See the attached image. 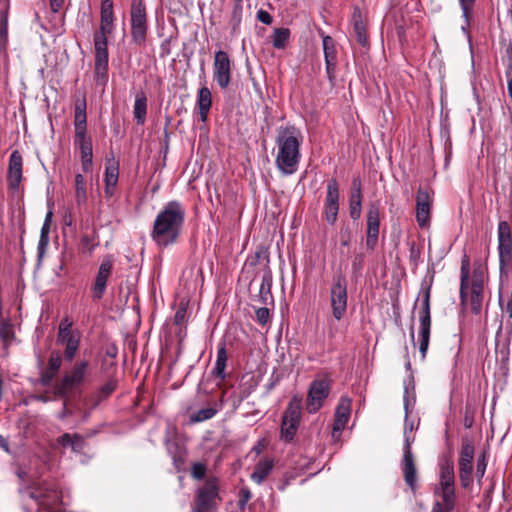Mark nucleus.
<instances>
[{
    "mask_svg": "<svg viewBox=\"0 0 512 512\" xmlns=\"http://www.w3.org/2000/svg\"><path fill=\"white\" fill-rule=\"evenodd\" d=\"M212 106V94L208 87L204 86L198 90L197 108L199 110L200 120L206 122Z\"/></svg>",
    "mask_w": 512,
    "mask_h": 512,
    "instance_id": "nucleus-28",
    "label": "nucleus"
},
{
    "mask_svg": "<svg viewBox=\"0 0 512 512\" xmlns=\"http://www.w3.org/2000/svg\"><path fill=\"white\" fill-rule=\"evenodd\" d=\"M15 338L14 326L13 324L6 319H1L0 322V339L4 342V344L10 345L12 340Z\"/></svg>",
    "mask_w": 512,
    "mask_h": 512,
    "instance_id": "nucleus-40",
    "label": "nucleus"
},
{
    "mask_svg": "<svg viewBox=\"0 0 512 512\" xmlns=\"http://www.w3.org/2000/svg\"><path fill=\"white\" fill-rule=\"evenodd\" d=\"M75 133L87 132V115L85 98L77 100L74 108Z\"/></svg>",
    "mask_w": 512,
    "mask_h": 512,
    "instance_id": "nucleus-30",
    "label": "nucleus"
},
{
    "mask_svg": "<svg viewBox=\"0 0 512 512\" xmlns=\"http://www.w3.org/2000/svg\"><path fill=\"white\" fill-rule=\"evenodd\" d=\"M484 299V287H480L477 284L476 285H470L468 289V297L465 304H462L463 306H466L468 302H470L471 311L478 315L481 313L482 310V304Z\"/></svg>",
    "mask_w": 512,
    "mask_h": 512,
    "instance_id": "nucleus-29",
    "label": "nucleus"
},
{
    "mask_svg": "<svg viewBox=\"0 0 512 512\" xmlns=\"http://www.w3.org/2000/svg\"><path fill=\"white\" fill-rule=\"evenodd\" d=\"M351 412V400L341 397L335 411L332 435L340 434L345 428Z\"/></svg>",
    "mask_w": 512,
    "mask_h": 512,
    "instance_id": "nucleus-22",
    "label": "nucleus"
},
{
    "mask_svg": "<svg viewBox=\"0 0 512 512\" xmlns=\"http://www.w3.org/2000/svg\"><path fill=\"white\" fill-rule=\"evenodd\" d=\"M271 286H272V277H271V273L268 271V272L264 273V275L262 277L261 284H260L259 295H258V299H259L260 303H262L264 305H268L269 303H271L273 301V296L271 293Z\"/></svg>",
    "mask_w": 512,
    "mask_h": 512,
    "instance_id": "nucleus-34",
    "label": "nucleus"
},
{
    "mask_svg": "<svg viewBox=\"0 0 512 512\" xmlns=\"http://www.w3.org/2000/svg\"><path fill=\"white\" fill-rule=\"evenodd\" d=\"M478 285L480 287H484V270L479 263L474 264L472 279L470 281V285Z\"/></svg>",
    "mask_w": 512,
    "mask_h": 512,
    "instance_id": "nucleus-50",
    "label": "nucleus"
},
{
    "mask_svg": "<svg viewBox=\"0 0 512 512\" xmlns=\"http://www.w3.org/2000/svg\"><path fill=\"white\" fill-rule=\"evenodd\" d=\"M430 333L431 332H419V351L421 353L422 360L425 359L426 353L428 351L429 347V341H430Z\"/></svg>",
    "mask_w": 512,
    "mask_h": 512,
    "instance_id": "nucleus-51",
    "label": "nucleus"
},
{
    "mask_svg": "<svg viewBox=\"0 0 512 512\" xmlns=\"http://www.w3.org/2000/svg\"><path fill=\"white\" fill-rule=\"evenodd\" d=\"M60 344L65 346L64 349V358L67 361H72L79 349L80 345V333H74V336H69V338L65 339Z\"/></svg>",
    "mask_w": 512,
    "mask_h": 512,
    "instance_id": "nucleus-36",
    "label": "nucleus"
},
{
    "mask_svg": "<svg viewBox=\"0 0 512 512\" xmlns=\"http://www.w3.org/2000/svg\"><path fill=\"white\" fill-rule=\"evenodd\" d=\"M243 6L233 5V10L230 18V26L232 32L236 33L242 21Z\"/></svg>",
    "mask_w": 512,
    "mask_h": 512,
    "instance_id": "nucleus-48",
    "label": "nucleus"
},
{
    "mask_svg": "<svg viewBox=\"0 0 512 512\" xmlns=\"http://www.w3.org/2000/svg\"><path fill=\"white\" fill-rule=\"evenodd\" d=\"M133 114L137 124L143 125L145 123L147 115V97L143 91L138 92L135 96Z\"/></svg>",
    "mask_w": 512,
    "mask_h": 512,
    "instance_id": "nucleus-31",
    "label": "nucleus"
},
{
    "mask_svg": "<svg viewBox=\"0 0 512 512\" xmlns=\"http://www.w3.org/2000/svg\"><path fill=\"white\" fill-rule=\"evenodd\" d=\"M325 64H326L327 77L330 82H333L335 79L336 62L330 61L329 63H325Z\"/></svg>",
    "mask_w": 512,
    "mask_h": 512,
    "instance_id": "nucleus-63",
    "label": "nucleus"
},
{
    "mask_svg": "<svg viewBox=\"0 0 512 512\" xmlns=\"http://www.w3.org/2000/svg\"><path fill=\"white\" fill-rule=\"evenodd\" d=\"M489 454L486 450H482L476 459L475 477L480 480L484 477L487 468Z\"/></svg>",
    "mask_w": 512,
    "mask_h": 512,
    "instance_id": "nucleus-45",
    "label": "nucleus"
},
{
    "mask_svg": "<svg viewBox=\"0 0 512 512\" xmlns=\"http://www.w3.org/2000/svg\"><path fill=\"white\" fill-rule=\"evenodd\" d=\"M75 199L78 205H82L87 199L85 179L81 174L75 176Z\"/></svg>",
    "mask_w": 512,
    "mask_h": 512,
    "instance_id": "nucleus-42",
    "label": "nucleus"
},
{
    "mask_svg": "<svg viewBox=\"0 0 512 512\" xmlns=\"http://www.w3.org/2000/svg\"><path fill=\"white\" fill-rule=\"evenodd\" d=\"M290 32L286 28H277L272 35V44L276 49H283L289 39Z\"/></svg>",
    "mask_w": 512,
    "mask_h": 512,
    "instance_id": "nucleus-44",
    "label": "nucleus"
},
{
    "mask_svg": "<svg viewBox=\"0 0 512 512\" xmlns=\"http://www.w3.org/2000/svg\"><path fill=\"white\" fill-rule=\"evenodd\" d=\"M185 222V208L178 201H169L157 214L151 238L160 248L177 243Z\"/></svg>",
    "mask_w": 512,
    "mask_h": 512,
    "instance_id": "nucleus-1",
    "label": "nucleus"
},
{
    "mask_svg": "<svg viewBox=\"0 0 512 512\" xmlns=\"http://www.w3.org/2000/svg\"><path fill=\"white\" fill-rule=\"evenodd\" d=\"M119 179V162L114 157L106 158L104 172V193L107 198L115 195Z\"/></svg>",
    "mask_w": 512,
    "mask_h": 512,
    "instance_id": "nucleus-19",
    "label": "nucleus"
},
{
    "mask_svg": "<svg viewBox=\"0 0 512 512\" xmlns=\"http://www.w3.org/2000/svg\"><path fill=\"white\" fill-rule=\"evenodd\" d=\"M147 34V15L143 0H132L131 36L136 44H142Z\"/></svg>",
    "mask_w": 512,
    "mask_h": 512,
    "instance_id": "nucleus-9",
    "label": "nucleus"
},
{
    "mask_svg": "<svg viewBox=\"0 0 512 512\" xmlns=\"http://www.w3.org/2000/svg\"><path fill=\"white\" fill-rule=\"evenodd\" d=\"M430 287L422 290L423 299L419 311V332H431Z\"/></svg>",
    "mask_w": 512,
    "mask_h": 512,
    "instance_id": "nucleus-24",
    "label": "nucleus"
},
{
    "mask_svg": "<svg viewBox=\"0 0 512 512\" xmlns=\"http://www.w3.org/2000/svg\"><path fill=\"white\" fill-rule=\"evenodd\" d=\"M74 144L80 150L82 169L84 172H88L93 163L92 140L87 136V132L75 133Z\"/></svg>",
    "mask_w": 512,
    "mask_h": 512,
    "instance_id": "nucleus-20",
    "label": "nucleus"
},
{
    "mask_svg": "<svg viewBox=\"0 0 512 512\" xmlns=\"http://www.w3.org/2000/svg\"><path fill=\"white\" fill-rule=\"evenodd\" d=\"M431 203L430 192L419 188L416 196V220L422 228L430 222Z\"/></svg>",
    "mask_w": 512,
    "mask_h": 512,
    "instance_id": "nucleus-18",
    "label": "nucleus"
},
{
    "mask_svg": "<svg viewBox=\"0 0 512 512\" xmlns=\"http://www.w3.org/2000/svg\"><path fill=\"white\" fill-rule=\"evenodd\" d=\"M403 404L405 410V420H404V444L406 443L407 438L410 440V446L414 442V437L410 435V433L414 430V421L409 419V414L414 407L415 397L410 398L408 396V388L405 387L404 396H403Z\"/></svg>",
    "mask_w": 512,
    "mask_h": 512,
    "instance_id": "nucleus-26",
    "label": "nucleus"
},
{
    "mask_svg": "<svg viewBox=\"0 0 512 512\" xmlns=\"http://www.w3.org/2000/svg\"><path fill=\"white\" fill-rule=\"evenodd\" d=\"M339 213V205H324L323 217L330 225H334Z\"/></svg>",
    "mask_w": 512,
    "mask_h": 512,
    "instance_id": "nucleus-49",
    "label": "nucleus"
},
{
    "mask_svg": "<svg viewBox=\"0 0 512 512\" xmlns=\"http://www.w3.org/2000/svg\"><path fill=\"white\" fill-rule=\"evenodd\" d=\"M256 320L259 324L265 325L270 319V312L267 307H260L256 310Z\"/></svg>",
    "mask_w": 512,
    "mask_h": 512,
    "instance_id": "nucleus-57",
    "label": "nucleus"
},
{
    "mask_svg": "<svg viewBox=\"0 0 512 512\" xmlns=\"http://www.w3.org/2000/svg\"><path fill=\"white\" fill-rule=\"evenodd\" d=\"M61 364L62 359L60 354L58 352H52L48 360L47 369L54 373H58L61 368Z\"/></svg>",
    "mask_w": 512,
    "mask_h": 512,
    "instance_id": "nucleus-52",
    "label": "nucleus"
},
{
    "mask_svg": "<svg viewBox=\"0 0 512 512\" xmlns=\"http://www.w3.org/2000/svg\"><path fill=\"white\" fill-rule=\"evenodd\" d=\"M251 499V492L247 487H242L239 491V499L237 505L240 509H244L248 501Z\"/></svg>",
    "mask_w": 512,
    "mask_h": 512,
    "instance_id": "nucleus-56",
    "label": "nucleus"
},
{
    "mask_svg": "<svg viewBox=\"0 0 512 512\" xmlns=\"http://www.w3.org/2000/svg\"><path fill=\"white\" fill-rule=\"evenodd\" d=\"M207 467L208 462L206 460L193 462L191 465V476L198 480L203 479L206 475Z\"/></svg>",
    "mask_w": 512,
    "mask_h": 512,
    "instance_id": "nucleus-47",
    "label": "nucleus"
},
{
    "mask_svg": "<svg viewBox=\"0 0 512 512\" xmlns=\"http://www.w3.org/2000/svg\"><path fill=\"white\" fill-rule=\"evenodd\" d=\"M89 361L82 360L76 362L72 369L66 372L62 379L57 383L55 389L56 394L60 397L67 398L76 392L86 381L89 372Z\"/></svg>",
    "mask_w": 512,
    "mask_h": 512,
    "instance_id": "nucleus-5",
    "label": "nucleus"
},
{
    "mask_svg": "<svg viewBox=\"0 0 512 512\" xmlns=\"http://www.w3.org/2000/svg\"><path fill=\"white\" fill-rule=\"evenodd\" d=\"M232 78V61L227 52H215L213 61V79L221 89H226Z\"/></svg>",
    "mask_w": 512,
    "mask_h": 512,
    "instance_id": "nucleus-11",
    "label": "nucleus"
},
{
    "mask_svg": "<svg viewBox=\"0 0 512 512\" xmlns=\"http://www.w3.org/2000/svg\"><path fill=\"white\" fill-rule=\"evenodd\" d=\"M227 363V351L224 345H221L217 350V358L213 369V375L223 381L226 377L225 368Z\"/></svg>",
    "mask_w": 512,
    "mask_h": 512,
    "instance_id": "nucleus-35",
    "label": "nucleus"
},
{
    "mask_svg": "<svg viewBox=\"0 0 512 512\" xmlns=\"http://www.w3.org/2000/svg\"><path fill=\"white\" fill-rule=\"evenodd\" d=\"M301 417L299 403L290 402L282 418L281 433L286 441H291L298 429Z\"/></svg>",
    "mask_w": 512,
    "mask_h": 512,
    "instance_id": "nucleus-16",
    "label": "nucleus"
},
{
    "mask_svg": "<svg viewBox=\"0 0 512 512\" xmlns=\"http://www.w3.org/2000/svg\"><path fill=\"white\" fill-rule=\"evenodd\" d=\"M22 155L18 150L9 157L7 183L10 189L18 190L22 181Z\"/></svg>",
    "mask_w": 512,
    "mask_h": 512,
    "instance_id": "nucleus-21",
    "label": "nucleus"
},
{
    "mask_svg": "<svg viewBox=\"0 0 512 512\" xmlns=\"http://www.w3.org/2000/svg\"><path fill=\"white\" fill-rule=\"evenodd\" d=\"M72 440H73V434H69V433H64L57 439L58 443L60 445H62L63 447H71Z\"/></svg>",
    "mask_w": 512,
    "mask_h": 512,
    "instance_id": "nucleus-64",
    "label": "nucleus"
},
{
    "mask_svg": "<svg viewBox=\"0 0 512 512\" xmlns=\"http://www.w3.org/2000/svg\"><path fill=\"white\" fill-rule=\"evenodd\" d=\"M221 500L216 482H204L196 490L192 512H214Z\"/></svg>",
    "mask_w": 512,
    "mask_h": 512,
    "instance_id": "nucleus-7",
    "label": "nucleus"
},
{
    "mask_svg": "<svg viewBox=\"0 0 512 512\" xmlns=\"http://www.w3.org/2000/svg\"><path fill=\"white\" fill-rule=\"evenodd\" d=\"M380 229V207L378 202H371L366 213V246L373 250L378 242Z\"/></svg>",
    "mask_w": 512,
    "mask_h": 512,
    "instance_id": "nucleus-14",
    "label": "nucleus"
},
{
    "mask_svg": "<svg viewBox=\"0 0 512 512\" xmlns=\"http://www.w3.org/2000/svg\"><path fill=\"white\" fill-rule=\"evenodd\" d=\"M114 262V257L111 254L103 257L91 286V297L94 301H99L104 297L108 280L112 276Z\"/></svg>",
    "mask_w": 512,
    "mask_h": 512,
    "instance_id": "nucleus-8",
    "label": "nucleus"
},
{
    "mask_svg": "<svg viewBox=\"0 0 512 512\" xmlns=\"http://www.w3.org/2000/svg\"><path fill=\"white\" fill-rule=\"evenodd\" d=\"M186 314H187L186 307L185 306H179L178 309L175 312V315H174V323L176 325L183 324L184 321H185V318H186Z\"/></svg>",
    "mask_w": 512,
    "mask_h": 512,
    "instance_id": "nucleus-58",
    "label": "nucleus"
},
{
    "mask_svg": "<svg viewBox=\"0 0 512 512\" xmlns=\"http://www.w3.org/2000/svg\"><path fill=\"white\" fill-rule=\"evenodd\" d=\"M217 413V409L213 407H207L198 410L190 416V420L193 423H199L213 418Z\"/></svg>",
    "mask_w": 512,
    "mask_h": 512,
    "instance_id": "nucleus-46",
    "label": "nucleus"
},
{
    "mask_svg": "<svg viewBox=\"0 0 512 512\" xmlns=\"http://www.w3.org/2000/svg\"><path fill=\"white\" fill-rule=\"evenodd\" d=\"M256 18L265 25H270L273 22L272 16L263 9L257 11Z\"/></svg>",
    "mask_w": 512,
    "mask_h": 512,
    "instance_id": "nucleus-59",
    "label": "nucleus"
},
{
    "mask_svg": "<svg viewBox=\"0 0 512 512\" xmlns=\"http://www.w3.org/2000/svg\"><path fill=\"white\" fill-rule=\"evenodd\" d=\"M362 198V195L349 194V215L353 220H358L361 217Z\"/></svg>",
    "mask_w": 512,
    "mask_h": 512,
    "instance_id": "nucleus-41",
    "label": "nucleus"
},
{
    "mask_svg": "<svg viewBox=\"0 0 512 512\" xmlns=\"http://www.w3.org/2000/svg\"><path fill=\"white\" fill-rule=\"evenodd\" d=\"M101 23L100 31L94 34V79L97 85L105 86L108 82V41L107 34L113 30V2L112 0H102L100 11Z\"/></svg>",
    "mask_w": 512,
    "mask_h": 512,
    "instance_id": "nucleus-2",
    "label": "nucleus"
},
{
    "mask_svg": "<svg viewBox=\"0 0 512 512\" xmlns=\"http://www.w3.org/2000/svg\"><path fill=\"white\" fill-rule=\"evenodd\" d=\"M49 244V238L39 237L38 246H37V254L38 258H42Z\"/></svg>",
    "mask_w": 512,
    "mask_h": 512,
    "instance_id": "nucleus-61",
    "label": "nucleus"
},
{
    "mask_svg": "<svg viewBox=\"0 0 512 512\" xmlns=\"http://www.w3.org/2000/svg\"><path fill=\"white\" fill-rule=\"evenodd\" d=\"M10 69V58L9 53L1 54L0 55V70L5 74V76L8 75Z\"/></svg>",
    "mask_w": 512,
    "mask_h": 512,
    "instance_id": "nucleus-60",
    "label": "nucleus"
},
{
    "mask_svg": "<svg viewBox=\"0 0 512 512\" xmlns=\"http://www.w3.org/2000/svg\"><path fill=\"white\" fill-rule=\"evenodd\" d=\"M301 143V132L295 126L288 125L278 129L275 164L282 174L292 175L298 170Z\"/></svg>",
    "mask_w": 512,
    "mask_h": 512,
    "instance_id": "nucleus-3",
    "label": "nucleus"
},
{
    "mask_svg": "<svg viewBox=\"0 0 512 512\" xmlns=\"http://www.w3.org/2000/svg\"><path fill=\"white\" fill-rule=\"evenodd\" d=\"M86 442L84 438L79 434H73V440L71 442V449L74 452L80 453L84 450Z\"/></svg>",
    "mask_w": 512,
    "mask_h": 512,
    "instance_id": "nucleus-55",
    "label": "nucleus"
},
{
    "mask_svg": "<svg viewBox=\"0 0 512 512\" xmlns=\"http://www.w3.org/2000/svg\"><path fill=\"white\" fill-rule=\"evenodd\" d=\"M273 468V460L269 458H264L260 460L257 465L255 466V469L253 473L251 474L252 480H264L270 471Z\"/></svg>",
    "mask_w": 512,
    "mask_h": 512,
    "instance_id": "nucleus-38",
    "label": "nucleus"
},
{
    "mask_svg": "<svg viewBox=\"0 0 512 512\" xmlns=\"http://www.w3.org/2000/svg\"><path fill=\"white\" fill-rule=\"evenodd\" d=\"M498 253L501 267L511 263L512 235L511 227L507 221H500L498 224Z\"/></svg>",
    "mask_w": 512,
    "mask_h": 512,
    "instance_id": "nucleus-17",
    "label": "nucleus"
},
{
    "mask_svg": "<svg viewBox=\"0 0 512 512\" xmlns=\"http://www.w3.org/2000/svg\"><path fill=\"white\" fill-rule=\"evenodd\" d=\"M326 189L324 205H339L340 192L337 180L335 178L328 180Z\"/></svg>",
    "mask_w": 512,
    "mask_h": 512,
    "instance_id": "nucleus-39",
    "label": "nucleus"
},
{
    "mask_svg": "<svg viewBox=\"0 0 512 512\" xmlns=\"http://www.w3.org/2000/svg\"><path fill=\"white\" fill-rule=\"evenodd\" d=\"M25 486L19 488L23 500L31 499L36 505L47 512H57L56 508L62 504V492L50 488L47 482H24Z\"/></svg>",
    "mask_w": 512,
    "mask_h": 512,
    "instance_id": "nucleus-4",
    "label": "nucleus"
},
{
    "mask_svg": "<svg viewBox=\"0 0 512 512\" xmlns=\"http://www.w3.org/2000/svg\"><path fill=\"white\" fill-rule=\"evenodd\" d=\"M81 245L87 250L89 254H92L99 243L95 241V237L93 235L84 234L81 237Z\"/></svg>",
    "mask_w": 512,
    "mask_h": 512,
    "instance_id": "nucleus-53",
    "label": "nucleus"
},
{
    "mask_svg": "<svg viewBox=\"0 0 512 512\" xmlns=\"http://www.w3.org/2000/svg\"><path fill=\"white\" fill-rule=\"evenodd\" d=\"M117 381L110 379L100 387L95 395L91 397V408L97 407L103 400L107 399L116 389Z\"/></svg>",
    "mask_w": 512,
    "mask_h": 512,
    "instance_id": "nucleus-33",
    "label": "nucleus"
},
{
    "mask_svg": "<svg viewBox=\"0 0 512 512\" xmlns=\"http://www.w3.org/2000/svg\"><path fill=\"white\" fill-rule=\"evenodd\" d=\"M164 445L168 455L172 459V463L177 472L186 470V459H187V449L181 444L176 435H171V432L167 430L166 436L164 438Z\"/></svg>",
    "mask_w": 512,
    "mask_h": 512,
    "instance_id": "nucleus-15",
    "label": "nucleus"
},
{
    "mask_svg": "<svg viewBox=\"0 0 512 512\" xmlns=\"http://www.w3.org/2000/svg\"><path fill=\"white\" fill-rule=\"evenodd\" d=\"M323 51H324V59L325 63H329L330 61L336 62V48L335 43L332 37L324 36L322 39Z\"/></svg>",
    "mask_w": 512,
    "mask_h": 512,
    "instance_id": "nucleus-43",
    "label": "nucleus"
},
{
    "mask_svg": "<svg viewBox=\"0 0 512 512\" xmlns=\"http://www.w3.org/2000/svg\"><path fill=\"white\" fill-rule=\"evenodd\" d=\"M350 194L362 195V184L360 178L354 177L352 179Z\"/></svg>",
    "mask_w": 512,
    "mask_h": 512,
    "instance_id": "nucleus-62",
    "label": "nucleus"
},
{
    "mask_svg": "<svg viewBox=\"0 0 512 512\" xmlns=\"http://www.w3.org/2000/svg\"><path fill=\"white\" fill-rule=\"evenodd\" d=\"M440 480H455L454 461L451 453L443 454L439 460Z\"/></svg>",
    "mask_w": 512,
    "mask_h": 512,
    "instance_id": "nucleus-32",
    "label": "nucleus"
},
{
    "mask_svg": "<svg viewBox=\"0 0 512 512\" xmlns=\"http://www.w3.org/2000/svg\"><path fill=\"white\" fill-rule=\"evenodd\" d=\"M476 1L477 0H458L462 11V18L464 19V25L461 27V29L467 35H469L468 27L473 17V11Z\"/></svg>",
    "mask_w": 512,
    "mask_h": 512,
    "instance_id": "nucleus-37",
    "label": "nucleus"
},
{
    "mask_svg": "<svg viewBox=\"0 0 512 512\" xmlns=\"http://www.w3.org/2000/svg\"><path fill=\"white\" fill-rule=\"evenodd\" d=\"M474 454L475 446L473 441L468 437L463 438L458 459L460 480H470L473 473Z\"/></svg>",
    "mask_w": 512,
    "mask_h": 512,
    "instance_id": "nucleus-13",
    "label": "nucleus"
},
{
    "mask_svg": "<svg viewBox=\"0 0 512 512\" xmlns=\"http://www.w3.org/2000/svg\"><path fill=\"white\" fill-rule=\"evenodd\" d=\"M351 23L357 42L362 47H366L368 45L366 26L363 22L362 12L359 7L353 8Z\"/></svg>",
    "mask_w": 512,
    "mask_h": 512,
    "instance_id": "nucleus-25",
    "label": "nucleus"
},
{
    "mask_svg": "<svg viewBox=\"0 0 512 512\" xmlns=\"http://www.w3.org/2000/svg\"><path fill=\"white\" fill-rule=\"evenodd\" d=\"M330 380L328 378H317L310 384L306 409L308 413L314 414L323 406L324 400L330 394Z\"/></svg>",
    "mask_w": 512,
    "mask_h": 512,
    "instance_id": "nucleus-10",
    "label": "nucleus"
},
{
    "mask_svg": "<svg viewBox=\"0 0 512 512\" xmlns=\"http://www.w3.org/2000/svg\"><path fill=\"white\" fill-rule=\"evenodd\" d=\"M352 274L357 277L362 269H363V265H364V254L363 253H357L354 255L353 259H352Z\"/></svg>",
    "mask_w": 512,
    "mask_h": 512,
    "instance_id": "nucleus-54",
    "label": "nucleus"
},
{
    "mask_svg": "<svg viewBox=\"0 0 512 512\" xmlns=\"http://www.w3.org/2000/svg\"><path fill=\"white\" fill-rule=\"evenodd\" d=\"M435 502L431 512H451L455 507L454 482H439L434 489Z\"/></svg>",
    "mask_w": 512,
    "mask_h": 512,
    "instance_id": "nucleus-12",
    "label": "nucleus"
},
{
    "mask_svg": "<svg viewBox=\"0 0 512 512\" xmlns=\"http://www.w3.org/2000/svg\"><path fill=\"white\" fill-rule=\"evenodd\" d=\"M347 280L342 272L333 276L332 285L330 287V303L333 317L336 320L344 318L347 311Z\"/></svg>",
    "mask_w": 512,
    "mask_h": 512,
    "instance_id": "nucleus-6",
    "label": "nucleus"
},
{
    "mask_svg": "<svg viewBox=\"0 0 512 512\" xmlns=\"http://www.w3.org/2000/svg\"><path fill=\"white\" fill-rule=\"evenodd\" d=\"M401 469L403 472L404 480H415L416 478V464L410 446V440L407 438L403 447V458L401 462Z\"/></svg>",
    "mask_w": 512,
    "mask_h": 512,
    "instance_id": "nucleus-23",
    "label": "nucleus"
},
{
    "mask_svg": "<svg viewBox=\"0 0 512 512\" xmlns=\"http://www.w3.org/2000/svg\"><path fill=\"white\" fill-rule=\"evenodd\" d=\"M470 259L467 254H464L461 260L460 268V301L465 304L468 297L469 281H470Z\"/></svg>",
    "mask_w": 512,
    "mask_h": 512,
    "instance_id": "nucleus-27",
    "label": "nucleus"
}]
</instances>
